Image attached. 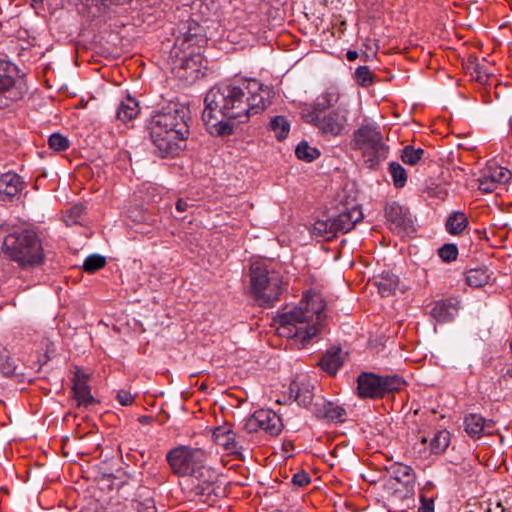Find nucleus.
I'll return each mask as SVG.
<instances>
[{
    "label": "nucleus",
    "instance_id": "7ed1b4c3",
    "mask_svg": "<svg viewBox=\"0 0 512 512\" xmlns=\"http://www.w3.org/2000/svg\"><path fill=\"white\" fill-rule=\"evenodd\" d=\"M310 303L304 306L294 307L288 312L279 315L280 336L287 338H298L301 342H307L320 331V325L325 319L323 314L324 305L319 304L316 308H309Z\"/></svg>",
    "mask_w": 512,
    "mask_h": 512
},
{
    "label": "nucleus",
    "instance_id": "6ab92c4d",
    "mask_svg": "<svg viewBox=\"0 0 512 512\" xmlns=\"http://www.w3.org/2000/svg\"><path fill=\"white\" fill-rule=\"evenodd\" d=\"M340 98V93L336 88H329L319 95L310 109L303 110V119L309 118L312 114L321 115L326 113L329 108L334 107Z\"/></svg>",
    "mask_w": 512,
    "mask_h": 512
},
{
    "label": "nucleus",
    "instance_id": "0eeeda50",
    "mask_svg": "<svg viewBox=\"0 0 512 512\" xmlns=\"http://www.w3.org/2000/svg\"><path fill=\"white\" fill-rule=\"evenodd\" d=\"M207 454L201 448L180 445L171 449L166 460L171 471L178 476H194L200 478L203 475L204 463Z\"/></svg>",
    "mask_w": 512,
    "mask_h": 512
},
{
    "label": "nucleus",
    "instance_id": "aec40b11",
    "mask_svg": "<svg viewBox=\"0 0 512 512\" xmlns=\"http://www.w3.org/2000/svg\"><path fill=\"white\" fill-rule=\"evenodd\" d=\"M255 413L260 430L265 431L271 436H277L281 433L283 424L281 418L274 411L259 409Z\"/></svg>",
    "mask_w": 512,
    "mask_h": 512
},
{
    "label": "nucleus",
    "instance_id": "dca6fc26",
    "mask_svg": "<svg viewBox=\"0 0 512 512\" xmlns=\"http://www.w3.org/2000/svg\"><path fill=\"white\" fill-rule=\"evenodd\" d=\"M388 473L392 478H394L397 482L402 483L406 486L407 493L410 495H405V500L408 502H414L413 499V487L416 480V475L412 467L402 464V463H393L387 468Z\"/></svg>",
    "mask_w": 512,
    "mask_h": 512
},
{
    "label": "nucleus",
    "instance_id": "4c0bfd02",
    "mask_svg": "<svg viewBox=\"0 0 512 512\" xmlns=\"http://www.w3.org/2000/svg\"><path fill=\"white\" fill-rule=\"evenodd\" d=\"M0 372L5 377L16 373V365L5 348L0 350Z\"/></svg>",
    "mask_w": 512,
    "mask_h": 512
},
{
    "label": "nucleus",
    "instance_id": "a19ab883",
    "mask_svg": "<svg viewBox=\"0 0 512 512\" xmlns=\"http://www.w3.org/2000/svg\"><path fill=\"white\" fill-rule=\"evenodd\" d=\"M48 144L55 151H64L69 147V140L60 133H53L49 136Z\"/></svg>",
    "mask_w": 512,
    "mask_h": 512
},
{
    "label": "nucleus",
    "instance_id": "79ce46f5",
    "mask_svg": "<svg viewBox=\"0 0 512 512\" xmlns=\"http://www.w3.org/2000/svg\"><path fill=\"white\" fill-rule=\"evenodd\" d=\"M196 489L199 494L206 495L208 497V500L211 499L212 495H214L215 497H219L220 494L224 492V490L221 489L220 486H215L213 481H205L202 485H198Z\"/></svg>",
    "mask_w": 512,
    "mask_h": 512
},
{
    "label": "nucleus",
    "instance_id": "e433bc0d",
    "mask_svg": "<svg viewBox=\"0 0 512 512\" xmlns=\"http://www.w3.org/2000/svg\"><path fill=\"white\" fill-rule=\"evenodd\" d=\"M354 79L358 85L367 88L375 82V76L368 66H359L354 73Z\"/></svg>",
    "mask_w": 512,
    "mask_h": 512
},
{
    "label": "nucleus",
    "instance_id": "9b49d317",
    "mask_svg": "<svg viewBox=\"0 0 512 512\" xmlns=\"http://www.w3.org/2000/svg\"><path fill=\"white\" fill-rule=\"evenodd\" d=\"M213 439L228 454L243 459L242 451L246 450L244 438L233 430L231 424L225 423L216 427L213 430Z\"/></svg>",
    "mask_w": 512,
    "mask_h": 512
},
{
    "label": "nucleus",
    "instance_id": "c03bdc74",
    "mask_svg": "<svg viewBox=\"0 0 512 512\" xmlns=\"http://www.w3.org/2000/svg\"><path fill=\"white\" fill-rule=\"evenodd\" d=\"M310 477L305 471H299L292 477V484L297 487H304L310 483Z\"/></svg>",
    "mask_w": 512,
    "mask_h": 512
},
{
    "label": "nucleus",
    "instance_id": "5701e85b",
    "mask_svg": "<svg viewBox=\"0 0 512 512\" xmlns=\"http://www.w3.org/2000/svg\"><path fill=\"white\" fill-rule=\"evenodd\" d=\"M342 365L343 358L341 357L340 347H332L328 349L319 361L321 369L330 375H335Z\"/></svg>",
    "mask_w": 512,
    "mask_h": 512
},
{
    "label": "nucleus",
    "instance_id": "473e14b6",
    "mask_svg": "<svg viewBox=\"0 0 512 512\" xmlns=\"http://www.w3.org/2000/svg\"><path fill=\"white\" fill-rule=\"evenodd\" d=\"M450 443V433L447 430L438 431L430 441V449L434 454L443 453Z\"/></svg>",
    "mask_w": 512,
    "mask_h": 512
},
{
    "label": "nucleus",
    "instance_id": "f704fd0d",
    "mask_svg": "<svg viewBox=\"0 0 512 512\" xmlns=\"http://www.w3.org/2000/svg\"><path fill=\"white\" fill-rule=\"evenodd\" d=\"M425 155V150L422 148H414L407 145L403 148L401 160L407 165H416Z\"/></svg>",
    "mask_w": 512,
    "mask_h": 512
},
{
    "label": "nucleus",
    "instance_id": "de8ad7c7",
    "mask_svg": "<svg viewBox=\"0 0 512 512\" xmlns=\"http://www.w3.org/2000/svg\"><path fill=\"white\" fill-rule=\"evenodd\" d=\"M420 507L418 512H434V499L428 498L424 494L420 495Z\"/></svg>",
    "mask_w": 512,
    "mask_h": 512
},
{
    "label": "nucleus",
    "instance_id": "6e6552de",
    "mask_svg": "<svg viewBox=\"0 0 512 512\" xmlns=\"http://www.w3.org/2000/svg\"><path fill=\"white\" fill-rule=\"evenodd\" d=\"M357 392L360 398L377 399L399 391L406 384L399 375L379 376L372 372H362L357 378Z\"/></svg>",
    "mask_w": 512,
    "mask_h": 512
},
{
    "label": "nucleus",
    "instance_id": "cd10ccee",
    "mask_svg": "<svg viewBox=\"0 0 512 512\" xmlns=\"http://www.w3.org/2000/svg\"><path fill=\"white\" fill-rule=\"evenodd\" d=\"M139 113L138 102L131 97L122 101L117 109V118L122 122H127L135 118Z\"/></svg>",
    "mask_w": 512,
    "mask_h": 512
},
{
    "label": "nucleus",
    "instance_id": "864d4df0",
    "mask_svg": "<svg viewBox=\"0 0 512 512\" xmlns=\"http://www.w3.org/2000/svg\"><path fill=\"white\" fill-rule=\"evenodd\" d=\"M346 57L349 61H354L359 57V54L357 51L349 50L346 54Z\"/></svg>",
    "mask_w": 512,
    "mask_h": 512
},
{
    "label": "nucleus",
    "instance_id": "bb28decb",
    "mask_svg": "<svg viewBox=\"0 0 512 512\" xmlns=\"http://www.w3.org/2000/svg\"><path fill=\"white\" fill-rule=\"evenodd\" d=\"M399 278L398 276L390 273H386L380 276L379 280L376 282L379 293L383 297L391 296L395 293L397 289H399Z\"/></svg>",
    "mask_w": 512,
    "mask_h": 512
},
{
    "label": "nucleus",
    "instance_id": "4be33fe9",
    "mask_svg": "<svg viewBox=\"0 0 512 512\" xmlns=\"http://www.w3.org/2000/svg\"><path fill=\"white\" fill-rule=\"evenodd\" d=\"M458 306L450 300L438 301L430 310V315L438 322H450L454 319Z\"/></svg>",
    "mask_w": 512,
    "mask_h": 512
},
{
    "label": "nucleus",
    "instance_id": "ea45409f",
    "mask_svg": "<svg viewBox=\"0 0 512 512\" xmlns=\"http://www.w3.org/2000/svg\"><path fill=\"white\" fill-rule=\"evenodd\" d=\"M438 255L444 262H452L457 259L458 248L452 243L444 244L438 249Z\"/></svg>",
    "mask_w": 512,
    "mask_h": 512
},
{
    "label": "nucleus",
    "instance_id": "2f4dec72",
    "mask_svg": "<svg viewBox=\"0 0 512 512\" xmlns=\"http://www.w3.org/2000/svg\"><path fill=\"white\" fill-rule=\"evenodd\" d=\"M269 126L279 141L284 140L290 131L289 121L286 119V117L280 115L273 117Z\"/></svg>",
    "mask_w": 512,
    "mask_h": 512
},
{
    "label": "nucleus",
    "instance_id": "c756f323",
    "mask_svg": "<svg viewBox=\"0 0 512 512\" xmlns=\"http://www.w3.org/2000/svg\"><path fill=\"white\" fill-rule=\"evenodd\" d=\"M468 225V219L463 212H453L446 221V229L452 235L460 234Z\"/></svg>",
    "mask_w": 512,
    "mask_h": 512
},
{
    "label": "nucleus",
    "instance_id": "f3484780",
    "mask_svg": "<svg viewBox=\"0 0 512 512\" xmlns=\"http://www.w3.org/2000/svg\"><path fill=\"white\" fill-rule=\"evenodd\" d=\"M72 382L73 398L77 400L79 406L88 407L96 402L88 385L87 374L77 370Z\"/></svg>",
    "mask_w": 512,
    "mask_h": 512
},
{
    "label": "nucleus",
    "instance_id": "f03ea898",
    "mask_svg": "<svg viewBox=\"0 0 512 512\" xmlns=\"http://www.w3.org/2000/svg\"><path fill=\"white\" fill-rule=\"evenodd\" d=\"M189 120V108L175 102L150 117L147 128L159 157H174L183 149L190 135Z\"/></svg>",
    "mask_w": 512,
    "mask_h": 512
},
{
    "label": "nucleus",
    "instance_id": "f257e3e1",
    "mask_svg": "<svg viewBox=\"0 0 512 512\" xmlns=\"http://www.w3.org/2000/svg\"><path fill=\"white\" fill-rule=\"evenodd\" d=\"M273 91L256 80L241 85L214 86L204 98V124L211 135L226 136L233 132V120L244 123L251 115L271 104Z\"/></svg>",
    "mask_w": 512,
    "mask_h": 512
},
{
    "label": "nucleus",
    "instance_id": "09e8293b",
    "mask_svg": "<svg viewBox=\"0 0 512 512\" xmlns=\"http://www.w3.org/2000/svg\"><path fill=\"white\" fill-rule=\"evenodd\" d=\"M117 400L123 406L131 405L134 401V396L126 390H120L117 393Z\"/></svg>",
    "mask_w": 512,
    "mask_h": 512
},
{
    "label": "nucleus",
    "instance_id": "6e6d98bb",
    "mask_svg": "<svg viewBox=\"0 0 512 512\" xmlns=\"http://www.w3.org/2000/svg\"><path fill=\"white\" fill-rule=\"evenodd\" d=\"M421 442H422V443H426V442H427V438H426L425 436H423V437L421 438Z\"/></svg>",
    "mask_w": 512,
    "mask_h": 512
},
{
    "label": "nucleus",
    "instance_id": "a18cd8bd",
    "mask_svg": "<svg viewBox=\"0 0 512 512\" xmlns=\"http://www.w3.org/2000/svg\"><path fill=\"white\" fill-rule=\"evenodd\" d=\"M200 61L199 55H191L190 57H185L182 60L181 68L183 69H191L192 71H198V62Z\"/></svg>",
    "mask_w": 512,
    "mask_h": 512
},
{
    "label": "nucleus",
    "instance_id": "3c124183",
    "mask_svg": "<svg viewBox=\"0 0 512 512\" xmlns=\"http://www.w3.org/2000/svg\"><path fill=\"white\" fill-rule=\"evenodd\" d=\"M138 421L142 425H149L154 421V417L151 415H143L138 418Z\"/></svg>",
    "mask_w": 512,
    "mask_h": 512
},
{
    "label": "nucleus",
    "instance_id": "8fccbe9b",
    "mask_svg": "<svg viewBox=\"0 0 512 512\" xmlns=\"http://www.w3.org/2000/svg\"><path fill=\"white\" fill-rule=\"evenodd\" d=\"M188 207H189V204L183 199H179L176 202V210L179 213L186 211L188 209Z\"/></svg>",
    "mask_w": 512,
    "mask_h": 512
},
{
    "label": "nucleus",
    "instance_id": "37998d69",
    "mask_svg": "<svg viewBox=\"0 0 512 512\" xmlns=\"http://www.w3.org/2000/svg\"><path fill=\"white\" fill-rule=\"evenodd\" d=\"M138 512H156L155 502L152 498H146L143 501L132 504Z\"/></svg>",
    "mask_w": 512,
    "mask_h": 512
},
{
    "label": "nucleus",
    "instance_id": "58836bf2",
    "mask_svg": "<svg viewBox=\"0 0 512 512\" xmlns=\"http://www.w3.org/2000/svg\"><path fill=\"white\" fill-rule=\"evenodd\" d=\"M105 264H106L105 257L98 255V254H93V255L88 256L85 259L84 264H83V269H84V271H86L88 273H94V272L102 269L105 266Z\"/></svg>",
    "mask_w": 512,
    "mask_h": 512
},
{
    "label": "nucleus",
    "instance_id": "423d86ee",
    "mask_svg": "<svg viewBox=\"0 0 512 512\" xmlns=\"http://www.w3.org/2000/svg\"><path fill=\"white\" fill-rule=\"evenodd\" d=\"M250 291L258 305L271 307L282 293V279L269 271L265 263L255 261L250 265Z\"/></svg>",
    "mask_w": 512,
    "mask_h": 512
},
{
    "label": "nucleus",
    "instance_id": "c9c22d12",
    "mask_svg": "<svg viewBox=\"0 0 512 512\" xmlns=\"http://www.w3.org/2000/svg\"><path fill=\"white\" fill-rule=\"evenodd\" d=\"M295 154L298 159L306 162H312L320 156L319 150L309 146L306 141H302L297 145Z\"/></svg>",
    "mask_w": 512,
    "mask_h": 512
},
{
    "label": "nucleus",
    "instance_id": "412c9836",
    "mask_svg": "<svg viewBox=\"0 0 512 512\" xmlns=\"http://www.w3.org/2000/svg\"><path fill=\"white\" fill-rule=\"evenodd\" d=\"M23 188V182L16 173L8 172L0 176V200L10 201Z\"/></svg>",
    "mask_w": 512,
    "mask_h": 512
},
{
    "label": "nucleus",
    "instance_id": "ddd939ff",
    "mask_svg": "<svg viewBox=\"0 0 512 512\" xmlns=\"http://www.w3.org/2000/svg\"><path fill=\"white\" fill-rule=\"evenodd\" d=\"M512 177L510 170L496 164L488 165L478 178L479 190L483 193H492L500 184L507 183Z\"/></svg>",
    "mask_w": 512,
    "mask_h": 512
},
{
    "label": "nucleus",
    "instance_id": "1a4fd4ad",
    "mask_svg": "<svg viewBox=\"0 0 512 512\" xmlns=\"http://www.w3.org/2000/svg\"><path fill=\"white\" fill-rule=\"evenodd\" d=\"M362 211L354 207L350 210L341 212L335 217L326 220H317L314 223L313 230L316 235L325 237L327 240L334 238L338 233H347L357 222L362 219Z\"/></svg>",
    "mask_w": 512,
    "mask_h": 512
},
{
    "label": "nucleus",
    "instance_id": "a211bd4d",
    "mask_svg": "<svg viewBox=\"0 0 512 512\" xmlns=\"http://www.w3.org/2000/svg\"><path fill=\"white\" fill-rule=\"evenodd\" d=\"M495 423L481 415L470 413L464 417V430L473 439H479L484 433L491 434Z\"/></svg>",
    "mask_w": 512,
    "mask_h": 512
},
{
    "label": "nucleus",
    "instance_id": "b1692460",
    "mask_svg": "<svg viewBox=\"0 0 512 512\" xmlns=\"http://www.w3.org/2000/svg\"><path fill=\"white\" fill-rule=\"evenodd\" d=\"M314 414L319 419L344 422L346 410L343 407L334 405L331 402H325L315 408Z\"/></svg>",
    "mask_w": 512,
    "mask_h": 512
},
{
    "label": "nucleus",
    "instance_id": "c85d7f7f",
    "mask_svg": "<svg viewBox=\"0 0 512 512\" xmlns=\"http://www.w3.org/2000/svg\"><path fill=\"white\" fill-rule=\"evenodd\" d=\"M313 387L310 384H302L299 386L297 383H292L290 386V391L293 393L296 391L295 400L301 406L307 407L312 401L314 394L312 392Z\"/></svg>",
    "mask_w": 512,
    "mask_h": 512
},
{
    "label": "nucleus",
    "instance_id": "2eb2a0df",
    "mask_svg": "<svg viewBox=\"0 0 512 512\" xmlns=\"http://www.w3.org/2000/svg\"><path fill=\"white\" fill-rule=\"evenodd\" d=\"M22 97V92L16 87L15 79L6 72V63L0 60V109L8 107Z\"/></svg>",
    "mask_w": 512,
    "mask_h": 512
},
{
    "label": "nucleus",
    "instance_id": "5fc2aeb1",
    "mask_svg": "<svg viewBox=\"0 0 512 512\" xmlns=\"http://www.w3.org/2000/svg\"><path fill=\"white\" fill-rule=\"evenodd\" d=\"M360 56L363 61H368L370 59V55L366 52H363Z\"/></svg>",
    "mask_w": 512,
    "mask_h": 512
},
{
    "label": "nucleus",
    "instance_id": "f8f14e48",
    "mask_svg": "<svg viewBox=\"0 0 512 512\" xmlns=\"http://www.w3.org/2000/svg\"><path fill=\"white\" fill-rule=\"evenodd\" d=\"M178 30L179 35L175 38V45L180 49L189 48L193 45L201 46L207 41L204 28L194 20L181 23Z\"/></svg>",
    "mask_w": 512,
    "mask_h": 512
},
{
    "label": "nucleus",
    "instance_id": "4468645a",
    "mask_svg": "<svg viewBox=\"0 0 512 512\" xmlns=\"http://www.w3.org/2000/svg\"><path fill=\"white\" fill-rule=\"evenodd\" d=\"M385 217L390 223L391 230L398 234L407 232L413 224L408 210L404 209L396 201H392L386 204Z\"/></svg>",
    "mask_w": 512,
    "mask_h": 512
},
{
    "label": "nucleus",
    "instance_id": "7c9ffc66",
    "mask_svg": "<svg viewBox=\"0 0 512 512\" xmlns=\"http://www.w3.org/2000/svg\"><path fill=\"white\" fill-rule=\"evenodd\" d=\"M490 276L487 269L474 268L466 272V282L471 287H482L489 282Z\"/></svg>",
    "mask_w": 512,
    "mask_h": 512
},
{
    "label": "nucleus",
    "instance_id": "a878e982",
    "mask_svg": "<svg viewBox=\"0 0 512 512\" xmlns=\"http://www.w3.org/2000/svg\"><path fill=\"white\" fill-rule=\"evenodd\" d=\"M489 63L485 58L482 62H479L476 57H470L468 61L467 69L471 70L472 77L481 84H486L491 75L492 71L488 68Z\"/></svg>",
    "mask_w": 512,
    "mask_h": 512
},
{
    "label": "nucleus",
    "instance_id": "39448f33",
    "mask_svg": "<svg viewBox=\"0 0 512 512\" xmlns=\"http://www.w3.org/2000/svg\"><path fill=\"white\" fill-rule=\"evenodd\" d=\"M351 146L361 152L367 168L376 170L389 153L380 128L374 124H365L353 132Z\"/></svg>",
    "mask_w": 512,
    "mask_h": 512
},
{
    "label": "nucleus",
    "instance_id": "9d476101",
    "mask_svg": "<svg viewBox=\"0 0 512 512\" xmlns=\"http://www.w3.org/2000/svg\"><path fill=\"white\" fill-rule=\"evenodd\" d=\"M305 122L315 126L323 137L331 138L341 136L347 131L348 110L338 107L333 111L321 115L313 114L304 119Z\"/></svg>",
    "mask_w": 512,
    "mask_h": 512
},
{
    "label": "nucleus",
    "instance_id": "49530a36",
    "mask_svg": "<svg viewBox=\"0 0 512 512\" xmlns=\"http://www.w3.org/2000/svg\"><path fill=\"white\" fill-rule=\"evenodd\" d=\"M244 430L247 433H256L260 430V426L256 420V413L254 412L248 418L245 419Z\"/></svg>",
    "mask_w": 512,
    "mask_h": 512
},
{
    "label": "nucleus",
    "instance_id": "603ef678",
    "mask_svg": "<svg viewBox=\"0 0 512 512\" xmlns=\"http://www.w3.org/2000/svg\"><path fill=\"white\" fill-rule=\"evenodd\" d=\"M84 212V207L82 205H75L71 209V213L74 214L77 217H80Z\"/></svg>",
    "mask_w": 512,
    "mask_h": 512
},
{
    "label": "nucleus",
    "instance_id": "72a5a7b5",
    "mask_svg": "<svg viewBox=\"0 0 512 512\" xmlns=\"http://www.w3.org/2000/svg\"><path fill=\"white\" fill-rule=\"evenodd\" d=\"M389 173L391 174L393 184L396 188H403L407 182V172L398 162L389 164Z\"/></svg>",
    "mask_w": 512,
    "mask_h": 512
},
{
    "label": "nucleus",
    "instance_id": "393cba45",
    "mask_svg": "<svg viewBox=\"0 0 512 512\" xmlns=\"http://www.w3.org/2000/svg\"><path fill=\"white\" fill-rule=\"evenodd\" d=\"M130 1L131 0H81L91 17H97L103 14L111 6L124 5Z\"/></svg>",
    "mask_w": 512,
    "mask_h": 512
},
{
    "label": "nucleus",
    "instance_id": "20e7f679",
    "mask_svg": "<svg viewBox=\"0 0 512 512\" xmlns=\"http://www.w3.org/2000/svg\"><path fill=\"white\" fill-rule=\"evenodd\" d=\"M2 249L23 269L40 266L45 261L41 240L33 230L24 229L8 234L4 238Z\"/></svg>",
    "mask_w": 512,
    "mask_h": 512
}]
</instances>
